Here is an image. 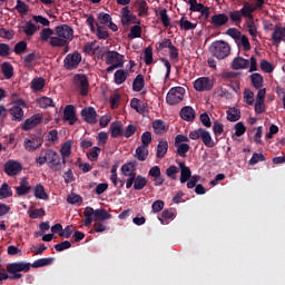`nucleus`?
<instances>
[{
  "instance_id": "1",
  "label": "nucleus",
  "mask_w": 285,
  "mask_h": 285,
  "mask_svg": "<svg viewBox=\"0 0 285 285\" xmlns=\"http://www.w3.org/2000/svg\"><path fill=\"white\" fill-rule=\"evenodd\" d=\"M21 273H30V263H26V262L9 263L7 265V273L0 272V279L1 282H3V279H21L23 277V274Z\"/></svg>"
},
{
  "instance_id": "2",
  "label": "nucleus",
  "mask_w": 285,
  "mask_h": 285,
  "mask_svg": "<svg viewBox=\"0 0 285 285\" xmlns=\"http://www.w3.org/2000/svg\"><path fill=\"white\" fill-rule=\"evenodd\" d=\"M85 226H90L92 222H106V219H111L112 215L108 213V210L101 208V209H94L92 207H86L85 212Z\"/></svg>"
},
{
  "instance_id": "3",
  "label": "nucleus",
  "mask_w": 285,
  "mask_h": 285,
  "mask_svg": "<svg viewBox=\"0 0 285 285\" xmlns=\"http://www.w3.org/2000/svg\"><path fill=\"white\" fill-rule=\"evenodd\" d=\"M189 139H193L194 141H197V139H202L206 148H215V146H217V142H215V140L213 139L210 131L206 130L205 128H198L190 131Z\"/></svg>"
},
{
  "instance_id": "4",
  "label": "nucleus",
  "mask_w": 285,
  "mask_h": 285,
  "mask_svg": "<svg viewBox=\"0 0 285 285\" xmlns=\"http://www.w3.org/2000/svg\"><path fill=\"white\" fill-rule=\"evenodd\" d=\"M106 65L109 66L106 71L110 72L117 70V68H124V55L117 51L108 50L106 52Z\"/></svg>"
},
{
  "instance_id": "5",
  "label": "nucleus",
  "mask_w": 285,
  "mask_h": 285,
  "mask_svg": "<svg viewBox=\"0 0 285 285\" xmlns=\"http://www.w3.org/2000/svg\"><path fill=\"white\" fill-rule=\"evenodd\" d=\"M209 52L216 59H226L230 55V46L224 40H217L210 45Z\"/></svg>"
},
{
  "instance_id": "6",
  "label": "nucleus",
  "mask_w": 285,
  "mask_h": 285,
  "mask_svg": "<svg viewBox=\"0 0 285 285\" xmlns=\"http://www.w3.org/2000/svg\"><path fill=\"white\" fill-rule=\"evenodd\" d=\"M45 157L47 160V165L51 170H55V173L61 170V164H63V159L59 154L52 149H47L45 151Z\"/></svg>"
},
{
  "instance_id": "7",
  "label": "nucleus",
  "mask_w": 285,
  "mask_h": 285,
  "mask_svg": "<svg viewBox=\"0 0 285 285\" xmlns=\"http://www.w3.org/2000/svg\"><path fill=\"white\" fill-rule=\"evenodd\" d=\"M184 95H186L184 87H173L167 94L166 101L169 106H177L184 101Z\"/></svg>"
},
{
  "instance_id": "8",
  "label": "nucleus",
  "mask_w": 285,
  "mask_h": 285,
  "mask_svg": "<svg viewBox=\"0 0 285 285\" xmlns=\"http://www.w3.org/2000/svg\"><path fill=\"white\" fill-rule=\"evenodd\" d=\"M63 63L66 70H77L79 68V63H81V53H79V51L68 53Z\"/></svg>"
},
{
  "instance_id": "9",
  "label": "nucleus",
  "mask_w": 285,
  "mask_h": 285,
  "mask_svg": "<svg viewBox=\"0 0 285 285\" xmlns=\"http://www.w3.org/2000/svg\"><path fill=\"white\" fill-rule=\"evenodd\" d=\"M73 83L77 88H80V95L86 97L88 95V88L90 83L88 82V76L85 73H77L73 76Z\"/></svg>"
},
{
  "instance_id": "10",
  "label": "nucleus",
  "mask_w": 285,
  "mask_h": 285,
  "mask_svg": "<svg viewBox=\"0 0 285 285\" xmlns=\"http://www.w3.org/2000/svg\"><path fill=\"white\" fill-rule=\"evenodd\" d=\"M55 31L57 37L65 39V41H68V43L75 39V30L68 24H60L56 27Z\"/></svg>"
},
{
  "instance_id": "11",
  "label": "nucleus",
  "mask_w": 285,
  "mask_h": 285,
  "mask_svg": "<svg viewBox=\"0 0 285 285\" xmlns=\"http://www.w3.org/2000/svg\"><path fill=\"white\" fill-rule=\"evenodd\" d=\"M213 86H215V82L208 77H202L194 81V88L197 92L213 90Z\"/></svg>"
},
{
  "instance_id": "12",
  "label": "nucleus",
  "mask_w": 285,
  "mask_h": 285,
  "mask_svg": "<svg viewBox=\"0 0 285 285\" xmlns=\"http://www.w3.org/2000/svg\"><path fill=\"white\" fill-rule=\"evenodd\" d=\"M23 170V165L17 160H8L4 164V173L8 177H17Z\"/></svg>"
},
{
  "instance_id": "13",
  "label": "nucleus",
  "mask_w": 285,
  "mask_h": 285,
  "mask_svg": "<svg viewBox=\"0 0 285 285\" xmlns=\"http://www.w3.org/2000/svg\"><path fill=\"white\" fill-rule=\"evenodd\" d=\"M43 121V116L41 114H36L30 118L26 119L24 122L21 125V128L26 131L32 130V128H37L39 124Z\"/></svg>"
},
{
  "instance_id": "14",
  "label": "nucleus",
  "mask_w": 285,
  "mask_h": 285,
  "mask_svg": "<svg viewBox=\"0 0 285 285\" xmlns=\"http://www.w3.org/2000/svg\"><path fill=\"white\" fill-rule=\"evenodd\" d=\"M63 120L69 121L70 126H75L77 122V110L75 109V106L67 105L63 110Z\"/></svg>"
},
{
  "instance_id": "15",
  "label": "nucleus",
  "mask_w": 285,
  "mask_h": 285,
  "mask_svg": "<svg viewBox=\"0 0 285 285\" xmlns=\"http://www.w3.org/2000/svg\"><path fill=\"white\" fill-rule=\"evenodd\" d=\"M81 117L87 124H97V110L94 107H86L81 110Z\"/></svg>"
},
{
  "instance_id": "16",
  "label": "nucleus",
  "mask_w": 285,
  "mask_h": 285,
  "mask_svg": "<svg viewBox=\"0 0 285 285\" xmlns=\"http://www.w3.org/2000/svg\"><path fill=\"white\" fill-rule=\"evenodd\" d=\"M229 21L228 14L226 13H216L210 17V23L214 28H222L226 26Z\"/></svg>"
},
{
  "instance_id": "17",
  "label": "nucleus",
  "mask_w": 285,
  "mask_h": 285,
  "mask_svg": "<svg viewBox=\"0 0 285 285\" xmlns=\"http://www.w3.org/2000/svg\"><path fill=\"white\" fill-rule=\"evenodd\" d=\"M257 10V7H255V4L245 1L243 2V7L239 10L242 17H244V19L250 20V19H255V17L253 16V12H255Z\"/></svg>"
},
{
  "instance_id": "18",
  "label": "nucleus",
  "mask_w": 285,
  "mask_h": 285,
  "mask_svg": "<svg viewBox=\"0 0 285 285\" xmlns=\"http://www.w3.org/2000/svg\"><path fill=\"white\" fill-rule=\"evenodd\" d=\"M148 175L154 178V186H164L165 179L161 177V168L159 166L151 167Z\"/></svg>"
},
{
  "instance_id": "19",
  "label": "nucleus",
  "mask_w": 285,
  "mask_h": 285,
  "mask_svg": "<svg viewBox=\"0 0 285 285\" xmlns=\"http://www.w3.org/2000/svg\"><path fill=\"white\" fill-rule=\"evenodd\" d=\"M30 190H32V186L30 185V181H28V178H21L20 185L16 187V193L18 197H23V195H28Z\"/></svg>"
},
{
  "instance_id": "20",
  "label": "nucleus",
  "mask_w": 285,
  "mask_h": 285,
  "mask_svg": "<svg viewBox=\"0 0 285 285\" xmlns=\"http://www.w3.org/2000/svg\"><path fill=\"white\" fill-rule=\"evenodd\" d=\"M41 144H43L41 138H30L24 140L23 146L28 153H35V150L41 148Z\"/></svg>"
},
{
  "instance_id": "21",
  "label": "nucleus",
  "mask_w": 285,
  "mask_h": 285,
  "mask_svg": "<svg viewBox=\"0 0 285 285\" xmlns=\"http://www.w3.org/2000/svg\"><path fill=\"white\" fill-rule=\"evenodd\" d=\"M250 66V61L244 57H236L232 62L233 70H246Z\"/></svg>"
},
{
  "instance_id": "22",
  "label": "nucleus",
  "mask_w": 285,
  "mask_h": 285,
  "mask_svg": "<svg viewBox=\"0 0 285 285\" xmlns=\"http://www.w3.org/2000/svg\"><path fill=\"white\" fill-rule=\"evenodd\" d=\"M178 166L180 168V184H186L193 177V171H190V167L186 166V163H179Z\"/></svg>"
},
{
  "instance_id": "23",
  "label": "nucleus",
  "mask_w": 285,
  "mask_h": 285,
  "mask_svg": "<svg viewBox=\"0 0 285 285\" xmlns=\"http://www.w3.org/2000/svg\"><path fill=\"white\" fill-rule=\"evenodd\" d=\"M32 190L36 199H43L45 202L50 199V196H48V193H46V187H43V185L38 184L32 188Z\"/></svg>"
},
{
  "instance_id": "24",
  "label": "nucleus",
  "mask_w": 285,
  "mask_h": 285,
  "mask_svg": "<svg viewBox=\"0 0 285 285\" xmlns=\"http://www.w3.org/2000/svg\"><path fill=\"white\" fill-rule=\"evenodd\" d=\"M284 38H285V27L276 26L274 28V32L272 35V39H273L274 43L276 46L282 43V41H284Z\"/></svg>"
},
{
  "instance_id": "25",
  "label": "nucleus",
  "mask_w": 285,
  "mask_h": 285,
  "mask_svg": "<svg viewBox=\"0 0 285 285\" xmlns=\"http://www.w3.org/2000/svg\"><path fill=\"white\" fill-rule=\"evenodd\" d=\"M180 117L184 121H195V109L190 106L183 107L180 110Z\"/></svg>"
},
{
  "instance_id": "26",
  "label": "nucleus",
  "mask_w": 285,
  "mask_h": 285,
  "mask_svg": "<svg viewBox=\"0 0 285 285\" xmlns=\"http://www.w3.org/2000/svg\"><path fill=\"white\" fill-rule=\"evenodd\" d=\"M245 26L252 39L255 41V39H257V35H259V31H257V23H255V18L246 20Z\"/></svg>"
},
{
  "instance_id": "27",
  "label": "nucleus",
  "mask_w": 285,
  "mask_h": 285,
  "mask_svg": "<svg viewBox=\"0 0 285 285\" xmlns=\"http://www.w3.org/2000/svg\"><path fill=\"white\" fill-rule=\"evenodd\" d=\"M110 130H111V137L114 139H119V137H124V126L121 122H112L110 125Z\"/></svg>"
},
{
  "instance_id": "28",
  "label": "nucleus",
  "mask_w": 285,
  "mask_h": 285,
  "mask_svg": "<svg viewBox=\"0 0 285 285\" xmlns=\"http://www.w3.org/2000/svg\"><path fill=\"white\" fill-rule=\"evenodd\" d=\"M153 129L156 135H164V132L168 130V126L166 125V121L157 119L153 122Z\"/></svg>"
},
{
  "instance_id": "29",
  "label": "nucleus",
  "mask_w": 285,
  "mask_h": 285,
  "mask_svg": "<svg viewBox=\"0 0 285 285\" xmlns=\"http://www.w3.org/2000/svg\"><path fill=\"white\" fill-rule=\"evenodd\" d=\"M120 14H121V23L124 27H128L130 26L131 22V17H132V12H130V9L128 7H124L120 10Z\"/></svg>"
},
{
  "instance_id": "30",
  "label": "nucleus",
  "mask_w": 285,
  "mask_h": 285,
  "mask_svg": "<svg viewBox=\"0 0 285 285\" xmlns=\"http://www.w3.org/2000/svg\"><path fill=\"white\" fill-rule=\"evenodd\" d=\"M148 186V179L141 175H135L134 190H144Z\"/></svg>"
},
{
  "instance_id": "31",
  "label": "nucleus",
  "mask_w": 285,
  "mask_h": 285,
  "mask_svg": "<svg viewBox=\"0 0 285 285\" xmlns=\"http://www.w3.org/2000/svg\"><path fill=\"white\" fill-rule=\"evenodd\" d=\"M122 175L125 177H135L137 175V167L135 166L134 163H127L121 166Z\"/></svg>"
},
{
  "instance_id": "32",
  "label": "nucleus",
  "mask_w": 285,
  "mask_h": 285,
  "mask_svg": "<svg viewBox=\"0 0 285 285\" xmlns=\"http://www.w3.org/2000/svg\"><path fill=\"white\" fill-rule=\"evenodd\" d=\"M1 72L6 79H12L14 77V67L10 62H3L1 65Z\"/></svg>"
},
{
  "instance_id": "33",
  "label": "nucleus",
  "mask_w": 285,
  "mask_h": 285,
  "mask_svg": "<svg viewBox=\"0 0 285 285\" xmlns=\"http://www.w3.org/2000/svg\"><path fill=\"white\" fill-rule=\"evenodd\" d=\"M144 86H146V80L144 79V75H138L132 82L134 92H141L144 90Z\"/></svg>"
},
{
  "instance_id": "34",
  "label": "nucleus",
  "mask_w": 285,
  "mask_h": 285,
  "mask_svg": "<svg viewBox=\"0 0 285 285\" xmlns=\"http://www.w3.org/2000/svg\"><path fill=\"white\" fill-rule=\"evenodd\" d=\"M148 147L140 145L136 148L135 157L138 159V161H146V159H148Z\"/></svg>"
},
{
  "instance_id": "35",
  "label": "nucleus",
  "mask_w": 285,
  "mask_h": 285,
  "mask_svg": "<svg viewBox=\"0 0 285 285\" xmlns=\"http://www.w3.org/2000/svg\"><path fill=\"white\" fill-rule=\"evenodd\" d=\"M250 81L256 90L264 88V77L261 73H252Z\"/></svg>"
},
{
  "instance_id": "36",
  "label": "nucleus",
  "mask_w": 285,
  "mask_h": 285,
  "mask_svg": "<svg viewBox=\"0 0 285 285\" xmlns=\"http://www.w3.org/2000/svg\"><path fill=\"white\" fill-rule=\"evenodd\" d=\"M55 262V258H39L30 264V268H43V266H50Z\"/></svg>"
},
{
  "instance_id": "37",
  "label": "nucleus",
  "mask_w": 285,
  "mask_h": 285,
  "mask_svg": "<svg viewBox=\"0 0 285 285\" xmlns=\"http://www.w3.org/2000/svg\"><path fill=\"white\" fill-rule=\"evenodd\" d=\"M166 153H168V141L159 140L156 157L158 159H164V157H166Z\"/></svg>"
},
{
  "instance_id": "38",
  "label": "nucleus",
  "mask_w": 285,
  "mask_h": 285,
  "mask_svg": "<svg viewBox=\"0 0 285 285\" xmlns=\"http://www.w3.org/2000/svg\"><path fill=\"white\" fill-rule=\"evenodd\" d=\"M49 45L52 48H66V46H68V40L57 36V37H51Z\"/></svg>"
},
{
  "instance_id": "39",
  "label": "nucleus",
  "mask_w": 285,
  "mask_h": 285,
  "mask_svg": "<svg viewBox=\"0 0 285 285\" xmlns=\"http://www.w3.org/2000/svg\"><path fill=\"white\" fill-rule=\"evenodd\" d=\"M60 153H61V157H62V164H66V157H68L69 155L72 154V141H70V140L66 141L62 145Z\"/></svg>"
},
{
  "instance_id": "40",
  "label": "nucleus",
  "mask_w": 285,
  "mask_h": 285,
  "mask_svg": "<svg viewBox=\"0 0 285 285\" xmlns=\"http://www.w3.org/2000/svg\"><path fill=\"white\" fill-rule=\"evenodd\" d=\"M21 28L27 37H32L39 30L32 21H27Z\"/></svg>"
},
{
  "instance_id": "41",
  "label": "nucleus",
  "mask_w": 285,
  "mask_h": 285,
  "mask_svg": "<svg viewBox=\"0 0 285 285\" xmlns=\"http://www.w3.org/2000/svg\"><path fill=\"white\" fill-rule=\"evenodd\" d=\"M43 88H46V79L35 78L31 81V89L33 92H39V90H43Z\"/></svg>"
},
{
  "instance_id": "42",
  "label": "nucleus",
  "mask_w": 285,
  "mask_h": 285,
  "mask_svg": "<svg viewBox=\"0 0 285 285\" xmlns=\"http://www.w3.org/2000/svg\"><path fill=\"white\" fill-rule=\"evenodd\" d=\"M135 6L138 7V17H146L148 14V2L146 0H137Z\"/></svg>"
},
{
  "instance_id": "43",
  "label": "nucleus",
  "mask_w": 285,
  "mask_h": 285,
  "mask_svg": "<svg viewBox=\"0 0 285 285\" xmlns=\"http://www.w3.org/2000/svg\"><path fill=\"white\" fill-rule=\"evenodd\" d=\"M9 112L13 117V121H21L23 119V109L19 106H13Z\"/></svg>"
},
{
  "instance_id": "44",
  "label": "nucleus",
  "mask_w": 285,
  "mask_h": 285,
  "mask_svg": "<svg viewBox=\"0 0 285 285\" xmlns=\"http://www.w3.org/2000/svg\"><path fill=\"white\" fill-rule=\"evenodd\" d=\"M114 79L117 86H121V83H124L126 79H128V72L119 69L115 72Z\"/></svg>"
},
{
  "instance_id": "45",
  "label": "nucleus",
  "mask_w": 285,
  "mask_h": 285,
  "mask_svg": "<svg viewBox=\"0 0 285 285\" xmlns=\"http://www.w3.org/2000/svg\"><path fill=\"white\" fill-rule=\"evenodd\" d=\"M230 23H235V26H239L242 23V12L239 10H233L227 14Z\"/></svg>"
},
{
  "instance_id": "46",
  "label": "nucleus",
  "mask_w": 285,
  "mask_h": 285,
  "mask_svg": "<svg viewBox=\"0 0 285 285\" xmlns=\"http://www.w3.org/2000/svg\"><path fill=\"white\" fill-rule=\"evenodd\" d=\"M39 59V55L37 52L28 53L23 57V66L24 68H32V61H37Z\"/></svg>"
},
{
  "instance_id": "47",
  "label": "nucleus",
  "mask_w": 285,
  "mask_h": 285,
  "mask_svg": "<svg viewBox=\"0 0 285 285\" xmlns=\"http://www.w3.org/2000/svg\"><path fill=\"white\" fill-rule=\"evenodd\" d=\"M239 119H242V111L235 108L227 110V121H239Z\"/></svg>"
},
{
  "instance_id": "48",
  "label": "nucleus",
  "mask_w": 285,
  "mask_h": 285,
  "mask_svg": "<svg viewBox=\"0 0 285 285\" xmlns=\"http://www.w3.org/2000/svg\"><path fill=\"white\" fill-rule=\"evenodd\" d=\"M0 197L2 199H8V197H12V188L7 183H3L0 187Z\"/></svg>"
},
{
  "instance_id": "49",
  "label": "nucleus",
  "mask_w": 285,
  "mask_h": 285,
  "mask_svg": "<svg viewBox=\"0 0 285 285\" xmlns=\"http://www.w3.org/2000/svg\"><path fill=\"white\" fill-rule=\"evenodd\" d=\"M236 43L237 46H242L245 52H248V50H250V40H248V37L246 35H242Z\"/></svg>"
},
{
  "instance_id": "50",
  "label": "nucleus",
  "mask_w": 285,
  "mask_h": 285,
  "mask_svg": "<svg viewBox=\"0 0 285 285\" xmlns=\"http://www.w3.org/2000/svg\"><path fill=\"white\" fill-rule=\"evenodd\" d=\"M26 50H28V42H26V40L17 42L13 47L14 55H23Z\"/></svg>"
},
{
  "instance_id": "51",
  "label": "nucleus",
  "mask_w": 285,
  "mask_h": 285,
  "mask_svg": "<svg viewBox=\"0 0 285 285\" xmlns=\"http://www.w3.org/2000/svg\"><path fill=\"white\" fill-rule=\"evenodd\" d=\"M14 10H17L19 14H28V10H30V7H28V4H26V2H23L22 0H17Z\"/></svg>"
},
{
  "instance_id": "52",
  "label": "nucleus",
  "mask_w": 285,
  "mask_h": 285,
  "mask_svg": "<svg viewBox=\"0 0 285 285\" xmlns=\"http://www.w3.org/2000/svg\"><path fill=\"white\" fill-rule=\"evenodd\" d=\"M159 17L164 28H168L170 26V17H168V10L167 9L160 10Z\"/></svg>"
},
{
  "instance_id": "53",
  "label": "nucleus",
  "mask_w": 285,
  "mask_h": 285,
  "mask_svg": "<svg viewBox=\"0 0 285 285\" xmlns=\"http://www.w3.org/2000/svg\"><path fill=\"white\" fill-rule=\"evenodd\" d=\"M40 108H55V100L49 97H42L39 99Z\"/></svg>"
},
{
  "instance_id": "54",
  "label": "nucleus",
  "mask_w": 285,
  "mask_h": 285,
  "mask_svg": "<svg viewBox=\"0 0 285 285\" xmlns=\"http://www.w3.org/2000/svg\"><path fill=\"white\" fill-rule=\"evenodd\" d=\"M244 99L247 106H253L255 104V94L250 89L244 90Z\"/></svg>"
},
{
  "instance_id": "55",
  "label": "nucleus",
  "mask_w": 285,
  "mask_h": 285,
  "mask_svg": "<svg viewBox=\"0 0 285 285\" xmlns=\"http://www.w3.org/2000/svg\"><path fill=\"white\" fill-rule=\"evenodd\" d=\"M98 21L101 26H108L112 21V17L109 13H98Z\"/></svg>"
},
{
  "instance_id": "56",
  "label": "nucleus",
  "mask_w": 285,
  "mask_h": 285,
  "mask_svg": "<svg viewBox=\"0 0 285 285\" xmlns=\"http://www.w3.org/2000/svg\"><path fill=\"white\" fill-rule=\"evenodd\" d=\"M177 148V155L179 157H186V153H188V150H190V145L186 144V142H181L180 145H175Z\"/></svg>"
},
{
  "instance_id": "57",
  "label": "nucleus",
  "mask_w": 285,
  "mask_h": 285,
  "mask_svg": "<svg viewBox=\"0 0 285 285\" xmlns=\"http://www.w3.org/2000/svg\"><path fill=\"white\" fill-rule=\"evenodd\" d=\"M96 26H97L96 36L98 37V39H108V37H110V33H108V30H106V27H101L99 26V23H97Z\"/></svg>"
},
{
  "instance_id": "58",
  "label": "nucleus",
  "mask_w": 285,
  "mask_h": 285,
  "mask_svg": "<svg viewBox=\"0 0 285 285\" xmlns=\"http://www.w3.org/2000/svg\"><path fill=\"white\" fill-rule=\"evenodd\" d=\"M179 26L181 30H195L197 28V23H193L184 18L179 20Z\"/></svg>"
},
{
  "instance_id": "59",
  "label": "nucleus",
  "mask_w": 285,
  "mask_h": 285,
  "mask_svg": "<svg viewBox=\"0 0 285 285\" xmlns=\"http://www.w3.org/2000/svg\"><path fill=\"white\" fill-rule=\"evenodd\" d=\"M128 37L129 39H139L141 37V27L139 24L131 27Z\"/></svg>"
},
{
  "instance_id": "60",
  "label": "nucleus",
  "mask_w": 285,
  "mask_h": 285,
  "mask_svg": "<svg viewBox=\"0 0 285 285\" xmlns=\"http://www.w3.org/2000/svg\"><path fill=\"white\" fill-rule=\"evenodd\" d=\"M265 160H266V156H264V154L254 153L248 164L249 166H255V164H259V161H265Z\"/></svg>"
},
{
  "instance_id": "61",
  "label": "nucleus",
  "mask_w": 285,
  "mask_h": 285,
  "mask_svg": "<svg viewBox=\"0 0 285 285\" xmlns=\"http://www.w3.org/2000/svg\"><path fill=\"white\" fill-rule=\"evenodd\" d=\"M101 153V148L92 147V149L87 153V157L90 161H97L99 159V154Z\"/></svg>"
},
{
  "instance_id": "62",
  "label": "nucleus",
  "mask_w": 285,
  "mask_h": 285,
  "mask_svg": "<svg viewBox=\"0 0 285 285\" xmlns=\"http://www.w3.org/2000/svg\"><path fill=\"white\" fill-rule=\"evenodd\" d=\"M52 35H55V30L51 28H45L40 32V39L41 41H48V39H52Z\"/></svg>"
},
{
  "instance_id": "63",
  "label": "nucleus",
  "mask_w": 285,
  "mask_h": 285,
  "mask_svg": "<svg viewBox=\"0 0 285 285\" xmlns=\"http://www.w3.org/2000/svg\"><path fill=\"white\" fill-rule=\"evenodd\" d=\"M226 35H228V37H232V39H234V41H236L242 37V31H239L237 28H229L226 30Z\"/></svg>"
},
{
  "instance_id": "64",
  "label": "nucleus",
  "mask_w": 285,
  "mask_h": 285,
  "mask_svg": "<svg viewBox=\"0 0 285 285\" xmlns=\"http://www.w3.org/2000/svg\"><path fill=\"white\" fill-rule=\"evenodd\" d=\"M145 63L146 66H151L153 63V47H147L145 49Z\"/></svg>"
}]
</instances>
